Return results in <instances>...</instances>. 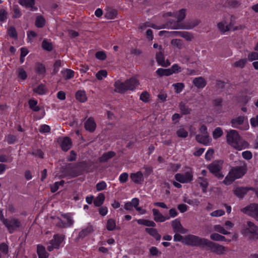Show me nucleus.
<instances>
[{
    "instance_id": "1",
    "label": "nucleus",
    "mask_w": 258,
    "mask_h": 258,
    "mask_svg": "<svg viewBox=\"0 0 258 258\" xmlns=\"http://www.w3.org/2000/svg\"><path fill=\"white\" fill-rule=\"evenodd\" d=\"M239 162V165L232 167L225 177L223 180L225 184H231L235 179L241 178L246 173L247 170L246 163L243 161H240Z\"/></svg>"
},
{
    "instance_id": "2",
    "label": "nucleus",
    "mask_w": 258,
    "mask_h": 258,
    "mask_svg": "<svg viewBox=\"0 0 258 258\" xmlns=\"http://www.w3.org/2000/svg\"><path fill=\"white\" fill-rule=\"evenodd\" d=\"M226 139L229 145L239 151L246 149L248 146V143L241 138L236 130L227 131Z\"/></svg>"
},
{
    "instance_id": "3",
    "label": "nucleus",
    "mask_w": 258,
    "mask_h": 258,
    "mask_svg": "<svg viewBox=\"0 0 258 258\" xmlns=\"http://www.w3.org/2000/svg\"><path fill=\"white\" fill-rule=\"evenodd\" d=\"M139 85L138 80L134 78H131L124 82L118 80L114 83L115 91L119 93H124L128 90H134Z\"/></svg>"
},
{
    "instance_id": "4",
    "label": "nucleus",
    "mask_w": 258,
    "mask_h": 258,
    "mask_svg": "<svg viewBox=\"0 0 258 258\" xmlns=\"http://www.w3.org/2000/svg\"><path fill=\"white\" fill-rule=\"evenodd\" d=\"M241 233L250 240L258 239V227L251 221L247 222V227L242 228Z\"/></svg>"
},
{
    "instance_id": "5",
    "label": "nucleus",
    "mask_w": 258,
    "mask_h": 258,
    "mask_svg": "<svg viewBox=\"0 0 258 258\" xmlns=\"http://www.w3.org/2000/svg\"><path fill=\"white\" fill-rule=\"evenodd\" d=\"M207 239L198 236L189 234L184 237L182 241L184 244L191 246H205Z\"/></svg>"
},
{
    "instance_id": "6",
    "label": "nucleus",
    "mask_w": 258,
    "mask_h": 258,
    "mask_svg": "<svg viewBox=\"0 0 258 258\" xmlns=\"http://www.w3.org/2000/svg\"><path fill=\"white\" fill-rule=\"evenodd\" d=\"M230 123L232 127L241 130H247L249 128L247 119L244 116H239L232 118Z\"/></svg>"
},
{
    "instance_id": "7",
    "label": "nucleus",
    "mask_w": 258,
    "mask_h": 258,
    "mask_svg": "<svg viewBox=\"0 0 258 258\" xmlns=\"http://www.w3.org/2000/svg\"><path fill=\"white\" fill-rule=\"evenodd\" d=\"M205 246H207L211 252L218 255L225 253L227 251V248L218 243L213 242L207 239Z\"/></svg>"
},
{
    "instance_id": "8",
    "label": "nucleus",
    "mask_w": 258,
    "mask_h": 258,
    "mask_svg": "<svg viewBox=\"0 0 258 258\" xmlns=\"http://www.w3.org/2000/svg\"><path fill=\"white\" fill-rule=\"evenodd\" d=\"M217 26L219 30L222 33H224L225 32L231 30L235 31L237 30L243 29L244 28L243 25H239L238 26L234 27L233 24L232 23L231 19L229 22L226 21H221L218 24Z\"/></svg>"
},
{
    "instance_id": "9",
    "label": "nucleus",
    "mask_w": 258,
    "mask_h": 258,
    "mask_svg": "<svg viewBox=\"0 0 258 258\" xmlns=\"http://www.w3.org/2000/svg\"><path fill=\"white\" fill-rule=\"evenodd\" d=\"M64 237L65 236L62 234H54L53 236V238L50 241V245L47 246V250L49 251H51L54 248L58 249Z\"/></svg>"
},
{
    "instance_id": "10",
    "label": "nucleus",
    "mask_w": 258,
    "mask_h": 258,
    "mask_svg": "<svg viewBox=\"0 0 258 258\" xmlns=\"http://www.w3.org/2000/svg\"><path fill=\"white\" fill-rule=\"evenodd\" d=\"M241 212L258 221V204H251L241 209Z\"/></svg>"
},
{
    "instance_id": "11",
    "label": "nucleus",
    "mask_w": 258,
    "mask_h": 258,
    "mask_svg": "<svg viewBox=\"0 0 258 258\" xmlns=\"http://www.w3.org/2000/svg\"><path fill=\"white\" fill-rule=\"evenodd\" d=\"M174 178L176 181L182 183H187L193 180V172L191 170L186 171L184 173H177Z\"/></svg>"
},
{
    "instance_id": "12",
    "label": "nucleus",
    "mask_w": 258,
    "mask_h": 258,
    "mask_svg": "<svg viewBox=\"0 0 258 258\" xmlns=\"http://www.w3.org/2000/svg\"><path fill=\"white\" fill-rule=\"evenodd\" d=\"M3 224L7 228L10 233H13L21 226L20 221L14 218L7 219Z\"/></svg>"
},
{
    "instance_id": "13",
    "label": "nucleus",
    "mask_w": 258,
    "mask_h": 258,
    "mask_svg": "<svg viewBox=\"0 0 258 258\" xmlns=\"http://www.w3.org/2000/svg\"><path fill=\"white\" fill-rule=\"evenodd\" d=\"M223 163V162L221 160L215 161L208 165L207 168L212 173L217 175L222 168Z\"/></svg>"
},
{
    "instance_id": "14",
    "label": "nucleus",
    "mask_w": 258,
    "mask_h": 258,
    "mask_svg": "<svg viewBox=\"0 0 258 258\" xmlns=\"http://www.w3.org/2000/svg\"><path fill=\"white\" fill-rule=\"evenodd\" d=\"M171 226L175 233L185 234L187 231V230L182 226L180 221L178 219H176L172 221Z\"/></svg>"
},
{
    "instance_id": "15",
    "label": "nucleus",
    "mask_w": 258,
    "mask_h": 258,
    "mask_svg": "<svg viewBox=\"0 0 258 258\" xmlns=\"http://www.w3.org/2000/svg\"><path fill=\"white\" fill-rule=\"evenodd\" d=\"M84 127L86 131L93 133L96 127V124L94 118L92 117L88 118L85 122Z\"/></svg>"
},
{
    "instance_id": "16",
    "label": "nucleus",
    "mask_w": 258,
    "mask_h": 258,
    "mask_svg": "<svg viewBox=\"0 0 258 258\" xmlns=\"http://www.w3.org/2000/svg\"><path fill=\"white\" fill-rule=\"evenodd\" d=\"M72 141L69 137H64L60 139V145L63 151H68L72 147Z\"/></svg>"
},
{
    "instance_id": "17",
    "label": "nucleus",
    "mask_w": 258,
    "mask_h": 258,
    "mask_svg": "<svg viewBox=\"0 0 258 258\" xmlns=\"http://www.w3.org/2000/svg\"><path fill=\"white\" fill-rule=\"evenodd\" d=\"M153 215L154 216V220L156 222H163L166 220L170 219V217H165L163 216L158 210L156 209H153L152 210Z\"/></svg>"
},
{
    "instance_id": "18",
    "label": "nucleus",
    "mask_w": 258,
    "mask_h": 258,
    "mask_svg": "<svg viewBox=\"0 0 258 258\" xmlns=\"http://www.w3.org/2000/svg\"><path fill=\"white\" fill-rule=\"evenodd\" d=\"M254 190L253 187H237L234 190V194L239 198H242L248 190Z\"/></svg>"
},
{
    "instance_id": "19",
    "label": "nucleus",
    "mask_w": 258,
    "mask_h": 258,
    "mask_svg": "<svg viewBox=\"0 0 258 258\" xmlns=\"http://www.w3.org/2000/svg\"><path fill=\"white\" fill-rule=\"evenodd\" d=\"M130 177L132 180L136 184H141L144 180L143 174L141 171L131 173Z\"/></svg>"
},
{
    "instance_id": "20",
    "label": "nucleus",
    "mask_w": 258,
    "mask_h": 258,
    "mask_svg": "<svg viewBox=\"0 0 258 258\" xmlns=\"http://www.w3.org/2000/svg\"><path fill=\"white\" fill-rule=\"evenodd\" d=\"M19 4L31 11H34L37 10L35 6V0H20Z\"/></svg>"
},
{
    "instance_id": "21",
    "label": "nucleus",
    "mask_w": 258,
    "mask_h": 258,
    "mask_svg": "<svg viewBox=\"0 0 258 258\" xmlns=\"http://www.w3.org/2000/svg\"><path fill=\"white\" fill-rule=\"evenodd\" d=\"M156 58L158 63L162 67H166L169 66L170 64L168 60H165L164 54L161 51L156 53Z\"/></svg>"
},
{
    "instance_id": "22",
    "label": "nucleus",
    "mask_w": 258,
    "mask_h": 258,
    "mask_svg": "<svg viewBox=\"0 0 258 258\" xmlns=\"http://www.w3.org/2000/svg\"><path fill=\"white\" fill-rule=\"evenodd\" d=\"M196 139L197 142L204 145H208L211 141L208 135H197L196 136Z\"/></svg>"
},
{
    "instance_id": "23",
    "label": "nucleus",
    "mask_w": 258,
    "mask_h": 258,
    "mask_svg": "<svg viewBox=\"0 0 258 258\" xmlns=\"http://www.w3.org/2000/svg\"><path fill=\"white\" fill-rule=\"evenodd\" d=\"M193 84L198 88H203L207 84V82L205 79L202 77L195 78L193 80Z\"/></svg>"
},
{
    "instance_id": "24",
    "label": "nucleus",
    "mask_w": 258,
    "mask_h": 258,
    "mask_svg": "<svg viewBox=\"0 0 258 258\" xmlns=\"http://www.w3.org/2000/svg\"><path fill=\"white\" fill-rule=\"evenodd\" d=\"M145 231L147 232L151 236L153 237L156 240H160L161 239V235L158 233L157 230L153 228H146Z\"/></svg>"
},
{
    "instance_id": "25",
    "label": "nucleus",
    "mask_w": 258,
    "mask_h": 258,
    "mask_svg": "<svg viewBox=\"0 0 258 258\" xmlns=\"http://www.w3.org/2000/svg\"><path fill=\"white\" fill-rule=\"evenodd\" d=\"M93 231L91 225L88 226L86 228L82 229L79 233V237L80 238H84Z\"/></svg>"
},
{
    "instance_id": "26",
    "label": "nucleus",
    "mask_w": 258,
    "mask_h": 258,
    "mask_svg": "<svg viewBox=\"0 0 258 258\" xmlns=\"http://www.w3.org/2000/svg\"><path fill=\"white\" fill-rule=\"evenodd\" d=\"M37 253L39 258H48V254L46 251L45 248L42 245H37Z\"/></svg>"
},
{
    "instance_id": "27",
    "label": "nucleus",
    "mask_w": 258,
    "mask_h": 258,
    "mask_svg": "<svg viewBox=\"0 0 258 258\" xmlns=\"http://www.w3.org/2000/svg\"><path fill=\"white\" fill-rule=\"evenodd\" d=\"M210 238L214 241H225L230 242V239H226L225 237L217 233H214L210 235Z\"/></svg>"
},
{
    "instance_id": "28",
    "label": "nucleus",
    "mask_w": 258,
    "mask_h": 258,
    "mask_svg": "<svg viewBox=\"0 0 258 258\" xmlns=\"http://www.w3.org/2000/svg\"><path fill=\"white\" fill-rule=\"evenodd\" d=\"M115 155V153L112 151L105 153L99 158V161L101 162H105Z\"/></svg>"
},
{
    "instance_id": "29",
    "label": "nucleus",
    "mask_w": 258,
    "mask_h": 258,
    "mask_svg": "<svg viewBox=\"0 0 258 258\" xmlns=\"http://www.w3.org/2000/svg\"><path fill=\"white\" fill-rule=\"evenodd\" d=\"M198 182L202 187V191L205 193L207 192V188L208 186V182L207 179L204 177H199L198 178Z\"/></svg>"
},
{
    "instance_id": "30",
    "label": "nucleus",
    "mask_w": 258,
    "mask_h": 258,
    "mask_svg": "<svg viewBox=\"0 0 258 258\" xmlns=\"http://www.w3.org/2000/svg\"><path fill=\"white\" fill-rule=\"evenodd\" d=\"M137 222L139 224L143 225L148 227H154L156 226V223L153 221H150L149 220L140 219L137 220Z\"/></svg>"
},
{
    "instance_id": "31",
    "label": "nucleus",
    "mask_w": 258,
    "mask_h": 258,
    "mask_svg": "<svg viewBox=\"0 0 258 258\" xmlns=\"http://www.w3.org/2000/svg\"><path fill=\"white\" fill-rule=\"evenodd\" d=\"M105 196L102 193H100L98 195V196L96 198V199L94 201V204L95 206L100 207L101 206L104 200H105Z\"/></svg>"
},
{
    "instance_id": "32",
    "label": "nucleus",
    "mask_w": 258,
    "mask_h": 258,
    "mask_svg": "<svg viewBox=\"0 0 258 258\" xmlns=\"http://www.w3.org/2000/svg\"><path fill=\"white\" fill-rule=\"evenodd\" d=\"M76 98L81 102H84L87 100V97L85 91L79 90L76 93Z\"/></svg>"
},
{
    "instance_id": "33",
    "label": "nucleus",
    "mask_w": 258,
    "mask_h": 258,
    "mask_svg": "<svg viewBox=\"0 0 258 258\" xmlns=\"http://www.w3.org/2000/svg\"><path fill=\"white\" fill-rule=\"evenodd\" d=\"M61 74L65 80L71 79L73 78L75 75L74 72L70 69H66L61 71Z\"/></svg>"
},
{
    "instance_id": "34",
    "label": "nucleus",
    "mask_w": 258,
    "mask_h": 258,
    "mask_svg": "<svg viewBox=\"0 0 258 258\" xmlns=\"http://www.w3.org/2000/svg\"><path fill=\"white\" fill-rule=\"evenodd\" d=\"M61 216L67 220V222L65 223L66 227H70L74 224V221L70 214H63Z\"/></svg>"
},
{
    "instance_id": "35",
    "label": "nucleus",
    "mask_w": 258,
    "mask_h": 258,
    "mask_svg": "<svg viewBox=\"0 0 258 258\" xmlns=\"http://www.w3.org/2000/svg\"><path fill=\"white\" fill-rule=\"evenodd\" d=\"M106 227L108 231H113L115 230L116 227V222L115 220L112 218L109 219L107 221Z\"/></svg>"
},
{
    "instance_id": "36",
    "label": "nucleus",
    "mask_w": 258,
    "mask_h": 258,
    "mask_svg": "<svg viewBox=\"0 0 258 258\" xmlns=\"http://www.w3.org/2000/svg\"><path fill=\"white\" fill-rule=\"evenodd\" d=\"M156 74L161 77L163 76H168L171 75V72L170 69H164L162 68L158 69L156 72Z\"/></svg>"
},
{
    "instance_id": "37",
    "label": "nucleus",
    "mask_w": 258,
    "mask_h": 258,
    "mask_svg": "<svg viewBox=\"0 0 258 258\" xmlns=\"http://www.w3.org/2000/svg\"><path fill=\"white\" fill-rule=\"evenodd\" d=\"M179 108L181 113L183 114H188L190 113L191 109L189 108L185 103L181 102L179 104Z\"/></svg>"
},
{
    "instance_id": "38",
    "label": "nucleus",
    "mask_w": 258,
    "mask_h": 258,
    "mask_svg": "<svg viewBox=\"0 0 258 258\" xmlns=\"http://www.w3.org/2000/svg\"><path fill=\"white\" fill-rule=\"evenodd\" d=\"M42 47L43 49L50 51L53 49L52 44L46 39H44L42 42Z\"/></svg>"
},
{
    "instance_id": "39",
    "label": "nucleus",
    "mask_w": 258,
    "mask_h": 258,
    "mask_svg": "<svg viewBox=\"0 0 258 258\" xmlns=\"http://www.w3.org/2000/svg\"><path fill=\"white\" fill-rule=\"evenodd\" d=\"M105 10L106 13L105 16H116L118 15L117 11L112 7H107Z\"/></svg>"
},
{
    "instance_id": "40",
    "label": "nucleus",
    "mask_w": 258,
    "mask_h": 258,
    "mask_svg": "<svg viewBox=\"0 0 258 258\" xmlns=\"http://www.w3.org/2000/svg\"><path fill=\"white\" fill-rule=\"evenodd\" d=\"M33 91L39 95H43L46 93V89L44 85L40 84L37 87L34 88Z\"/></svg>"
},
{
    "instance_id": "41",
    "label": "nucleus",
    "mask_w": 258,
    "mask_h": 258,
    "mask_svg": "<svg viewBox=\"0 0 258 258\" xmlns=\"http://www.w3.org/2000/svg\"><path fill=\"white\" fill-rule=\"evenodd\" d=\"M37 104V101L35 100L30 99L29 101V107L34 111H38L40 109Z\"/></svg>"
},
{
    "instance_id": "42",
    "label": "nucleus",
    "mask_w": 258,
    "mask_h": 258,
    "mask_svg": "<svg viewBox=\"0 0 258 258\" xmlns=\"http://www.w3.org/2000/svg\"><path fill=\"white\" fill-rule=\"evenodd\" d=\"M36 71L38 74L44 75L46 71L45 67L42 63H38L36 66Z\"/></svg>"
},
{
    "instance_id": "43",
    "label": "nucleus",
    "mask_w": 258,
    "mask_h": 258,
    "mask_svg": "<svg viewBox=\"0 0 258 258\" xmlns=\"http://www.w3.org/2000/svg\"><path fill=\"white\" fill-rule=\"evenodd\" d=\"M214 229L217 232H218L222 234L227 235L230 233L225 229V228L220 225H216L214 227Z\"/></svg>"
},
{
    "instance_id": "44",
    "label": "nucleus",
    "mask_w": 258,
    "mask_h": 258,
    "mask_svg": "<svg viewBox=\"0 0 258 258\" xmlns=\"http://www.w3.org/2000/svg\"><path fill=\"white\" fill-rule=\"evenodd\" d=\"M1 152L2 151L0 150V162H11L13 161V157L2 154Z\"/></svg>"
},
{
    "instance_id": "45",
    "label": "nucleus",
    "mask_w": 258,
    "mask_h": 258,
    "mask_svg": "<svg viewBox=\"0 0 258 258\" xmlns=\"http://www.w3.org/2000/svg\"><path fill=\"white\" fill-rule=\"evenodd\" d=\"M8 33L10 37L17 39V33L16 29L13 26H11L8 30Z\"/></svg>"
},
{
    "instance_id": "46",
    "label": "nucleus",
    "mask_w": 258,
    "mask_h": 258,
    "mask_svg": "<svg viewBox=\"0 0 258 258\" xmlns=\"http://www.w3.org/2000/svg\"><path fill=\"white\" fill-rule=\"evenodd\" d=\"M18 77L23 80L26 79L27 75L26 71L22 68H20L17 70Z\"/></svg>"
},
{
    "instance_id": "47",
    "label": "nucleus",
    "mask_w": 258,
    "mask_h": 258,
    "mask_svg": "<svg viewBox=\"0 0 258 258\" xmlns=\"http://www.w3.org/2000/svg\"><path fill=\"white\" fill-rule=\"evenodd\" d=\"M247 63V59H241L234 62V66L236 68H243Z\"/></svg>"
},
{
    "instance_id": "48",
    "label": "nucleus",
    "mask_w": 258,
    "mask_h": 258,
    "mask_svg": "<svg viewBox=\"0 0 258 258\" xmlns=\"http://www.w3.org/2000/svg\"><path fill=\"white\" fill-rule=\"evenodd\" d=\"M176 134L179 138H185L188 136V132L183 128H180L176 131Z\"/></svg>"
},
{
    "instance_id": "49",
    "label": "nucleus",
    "mask_w": 258,
    "mask_h": 258,
    "mask_svg": "<svg viewBox=\"0 0 258 258\" xmlns=\"http://www.w3.org/2000/svg\"><path fill=\"white\" fill-rule=\"evenodd\" d=\"M222 135L223 131L219 127L216 128L213 132V137L215 139L220 138Z\"/></svg>"
},
{
    "instance_id": "50",
    "label": "nucleus",
    "mask_w": 258,
    "mask_h": 258,
    "mask_svg": "<svg viewBox=\"0 0 258 258\" xmlns=\"http://www.w3.org/2000/svg\"><path fill=\"white\" fill-rule=\"evenodd\" d=\"M45 20L44 17H37L35 25L38 28H42L45 25Z\"/></svg>"
},
{
    "instance_id": "51",
    "label": "nucleus",
    "mask_w": 258,
    "mask_h": 258,
    "mask_svg": "<svg viewBox=\"0 0 258 258\" xmlns=\"http://www.w3.org/2000/svg\"><path fill=\"white\" fill-rule=\"evenodd\" d=\"M172 86L174 87L175 92L177 93H180L184 87V85L182 83H175L173 84Z\"/></svg>"
},
{
    "instance_id": "52",
    "label": "nucleus",
    "mask_w": 258,
    "mask_h": 258,
    "mask_svg": "<svg viewBox=\"0 0 258 258\" xmlns=\"http://www.w3.org/2000/svg\"><path fill=\"white\" fill-rule=\"evenodd\" d=\"M107 75V71L105 70H101L97 73L96 77L98 80H101L103 77H106Z\"/></svg>"
},
{
    "instance_id": "53",
    "label": "nucleus",
    "mask_w": 258,
    "mask_h": 258,
    "mask_svg": "<svg viewBox=\"0 0 258 258\" xmlns=\"http://www.w3.org/2000/svg\"><path fill=\"white\" fill-rule=\"evenodd\" d=\"M179 35L187 41H191L193 38V36L188 32H180Z\"/></svg>"
},
{
    "instance_id": "54",
    "label": "nucleus",
    "mask_w": 258,
    "mask_h": 258,
    "mask_svg": "<svg viewBox=\"0 0 258 258\" xmlns=\"http://www.w3.org/2000/svg\"><path fill=\"white\" fill-rule=\"evenodd\" d=\"M222 99L220 98H217L213 100V105L214 106L218 108V110H219L220 112L222 111Z\"/></svg>"
},
{
    "instance_id": "55",
    "label": "nucleus",
    "mask_w": 258,
    "mask_h": 258,
    "mask_svg": "<svg viewBox=\"0 0 258 258\" xmlns=\"http://www.w3.org/2000/svg\"><path fill=\"white\" fill-rule=\"evenodd\" d=\"M17 140L16 136L13 135H9L6 137L5 140L9 144H14Z\"/></svg>"
},
{
    "instance_id": "56",
    "label": "nucleus",
    "mask_w": 258,
    "mask_h": 258,
    "mask_svg": "<svg viewBox=\"0 0 258 258\" xmlns=\"http://www.w3.org/2000/svg\"><path fill=\"white\" fill-rule=\"evenodd\" d=\"M95 57L101 60H104L106 58V54L104 51H99L95 53Z\"/></svg>"
},
{
    "instance_id": "57",
    "label": "nucleus",
    "mask_w": 258,
    "mask_h": 258,
    "mask_svg": "<svg viewBox=\"0 0 258 258\" xmlns=\"http://www.w3.org/2000/svg\"><path fill=\"white\" fill-rule=\"evenodd\" d=\"M39 131L42 134L48 133L50 132V127L48 125L43 124L40 126Z\"/></svg>"
},
{
    "instance_id": "58",
    "label": "nucleus",
    "mask_w": 258,
    "mask_h": 258,
    "mask_svg": "<svg viewBox=\"0 0 258 258\" xmlns=\"http://www.w3.org/2000/svg\"><path fill=\"white\" fill-rule=\"evenodd\" d=\"M171 72V75L173 73H178L181 72L182 69L177 64H174L170 69Z\"/></svg>"
},
{
    "instance_id": "59",
    "label": "nucleus",
    "mask_w": 258,
    "mask_h": 258,
    "mask_svg": "<svg viewBox=\"0 0 258 258\" xmlns=\"http://www.w3.org/2000/svg\"><path fill=\"white\" fill-rule=\"evenodd\" d=\"M147 27H152L153 28H155V25L152 24L150 22L141 23L140 25L139 29L143 30H145Z\"/></svg>"
},
{
    "instance_id": "60",
    "label": "nucleus",
    "mask_w": 258,
    "mask_h": 258,
    "mask_svg": "<svg viewBox=\"0 0 258 258\" xmlns=\"http://www.w3.org/2000/svg\"><path fill=\"white\" fill-rule=\"evenodd\" d=\"M171 44L178 48H181L183 46L182 41L180 39H175L171 41Z\"/></svg>"
},
{
    "instance_id": "61",
    "label": "nucleus",
    "mask_w": 258,
    "mask_h": 258,
    "mask_svg": "<svg viewBox=\"0 0 258 258\" xmlns=\"http://www.w3.org/2000/svg\"><path fill=\"white\" fill-rule=\"evenodd\" d=\"M225 214V211L223 210H217L210 213L212 217H220Z\"/></svg>"
},
{
    "instance_id": "62",
    "label": "nucleus",
    "mask_w": 258,
    "mask_h": 258,
    "mask_svg": "<svg viewBox=\"0 0 258 258\" xmlns=\"http://www.w3.org/2000/svg\"><path fill=\"white\" fill-rule=\"evenodd\" d=\"M128 178V174L126 172L121 173L119 177V180L120 183H123L127 181Z\"/></svg>"
},
{
    "instance_id": "63",
    "label": "nucleus",
    "mask_w": 258,
    "mask_h": 258,
    "mask_svg": "<svg viewBox=\"0 0 258 258\" xmlns=\"http://www.w3.org/2000/svg\"><path fill=\"white\" fill-rule=\"evenodd\" d=\"M248 59L252 61L254 60H258V53L256 52H252L248 54Z\"/></svg>"
},
{
    "instance_id": "64",
    "label": "nucleus",
    "mask_w": 258,
    "mask_h": 258,
    "mask_svg": "<svg viewBox=\"0 0 258 258\" xmlns=\"http://www.w3.org/2000/svg\"><path fill=\"white\" fill-rule=\"evenodd\" d=\"M251 125L252 127H258V114L250 119Z\"/></svg>"
}]
</instances>
